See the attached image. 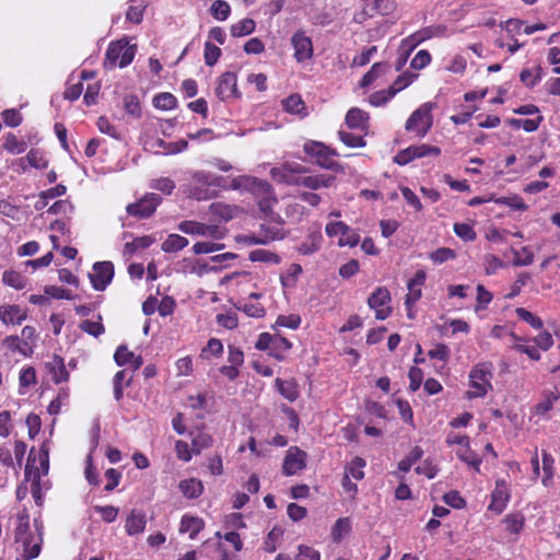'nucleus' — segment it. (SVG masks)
Segmentation results:
<instances>
[{
  "mask_svg": "<svg viewBox=\"0 0 560 560\" xmlns=\"http://www.w3.org/2000/svg\"><path fill=\"white\" fill-rule=\"evenodd\" d=\"M28 521L26 517H20L19 525L15 530V538L18 542L23 546V557L25 560H31L38 557L42 549V525L35 524L36 535L27 534Z\"/></svg>",
  "mask_w": 560,
  "mask_h": 560,
  "instance_id": "nucleus-1",
  "label": "nucleus"
},
{
  "mask_svg": "<svg viewBox=\"0 0 560 560\" xmlns=\"http://www.w3.org/2000/svg\"><path fill=\"white\" fill-rule=\"evenodd\" d=\"M135 55L136 45H129L126 40H117L107 48L104 66L114 68L118 63L120 68H124L133 60Z\"/></svg>",
  "mask_w": 560,
  "mask_h": 560,
  "instance_id": "nucleus-2",
  "label": "nucleus"
},
{
  "mask_svg": "<svg viewBox=\"0 0 560 560\" xmlns=\"http://www.w3.org/2000/svg\"><path fill=\"white\" fill-rule=\"evenodd\" d=\"M192 179L197 185L190 190V196L197 200H207L214 197L215 191L211 190V187H218L221 177L209 172L197 171L192 174Z\"/></svg>",
  "mask_w": 560,
  "mask_h": 560,
  "instance_id": "nucleus-3",
  "label": "nucleus"
},
{
  "mask_svg": "<svg viewBox=\"0 0 560 560\" xmlns=\"http://www.w3.org/2000/svg\"><path fill=\"white\" fill-rule=\"evenodd\" d=\"M250 189L256 195L258 208L265 218L271 214L277 203L271 185L267 180L254 178Z\"/></svg>",
  "mask_w": 560,
  "mask_h": 560,
  "instance_id": "nucleus-4",
  "label": "nucleus"
},
{
  "mask_svg": "<svg viewBox=\"0 0 560 560\" xmlns=\"http://www.w3.org/2000/svg\"><path fill=\"white\" fill-rule=\"evenodd\" d=\"M470 387H472L474 392H468L467 395L469 398L483 397L488 389L491 388V371L487 364H479L475 366L470 373Z\"/></svg>",
  "mask_w": 560,
  "mask_h": 560,
  "instance_id": "nucleus-5",
  "label": "nucleus"
},
{
  "mask_svg": "<svg viewBox=\"0 0 560 560\" xmlns=\"http://www.w3.org/2000/svg\"><path fill=\"white\" fill-rule=\"evenodd\" d=\"M435 105L433 103H424L415 110L406 122V129L416 130L420 136H424L432 126L431 110Z\"/></svg>",
  "mask_w": 560,
  "mask_h": 560,
  "instance_id": "nucleus-6",
  "label": "nucleus"
},
{
  "mask_svg": "<svg viewBox=\"0 0 560 560\" xmlns=\"http://www.w3.org/2000/svg\"><path fill=\"white\" fill-rule=\"evenodd\" d=\"M161 201L162 197L160 195L150 192L144 195L139 201L128 205L126 211L129 215L139 219L149 218L155 212Z\"/></svg>",
  "mask_w": 560,
  "mask_h": 560,
  "instance_id": "nucleus-7",
  "label": "nucleus"
},
{
  "mask_svg": "<svg viewBox=\"0 0 560 560\" xmlns=\"http://www.w3.org/2000/svg\"><path fill=\"white\" fill-rule=\"evenodd\" d=\"M304 151L306 154L315 158L317 164L323 168L335 170L337 166V162L332 160V156L337 155V153L322 142H306Z\"/></svg>",
  "mask_w": 560,
  "mask_h": 560,
  "instance_id": "nucleus-8",
  "label": "nucleus"
},
{
  "mask_svg": "<svg viewBox=\"0 0 560 560\" xmlns=\"http://www.w3.org/2000/svg\"><path fill=\"white\" fill-rule=\"evenodd\" d=\"M440 153L441 150L438 147L429 144L410 145L409 148L399 151L394 158V162L399 165H406L415 159L423 158L427 155H439Z\"/></svg>",
  "mask_w": 560,
  "mask_h": 560,
  "instance_id": "nucleus-9",
  "label": "nucleus"
},
{
  "mask_svg": "<svg viewBox=\"0 0 560 560\" xmlns=\"http://www.w3.org/2000/svg\"><path fill=\"white\" fill-rule=\"evenodd\" d=\"M114 277V265L110 261H98L93 266V272L89 273V278L93 288L103 291L109 284Z\"/></svg>",
  "mask_w": 560,
  "mask_h": 560,
  "instance_id": "nucleus-10",
  "label": "nucleus"
},
{
  "mask_svg": "<svg viewBox=\"0 0 560 560\" xmlns=\"http://www.w3.org/2000/svg\"><path fill=\"white\" fill-rule=\"evenodd\" d=\"M390 302V293L386 288H377L369 298L368 304L371 308L375 310V317L380 320L386 319L390 313V307L386 306Z\"/></svg>",
  "mask_w": 560,
  "mask_h": 560,
  "instance_id": "nucleus-11",
  "label": "nucleus"
},
{
  "mask_svg": "<svg viewBox=\"0 0 560 560\" xmlns=\"http://www.w3.org/2000/svg\"><path fill=\"white\" fill-rule=\"evenodd\" d=\"M215 95L221 101H228L230 98H238L241 93L236 86V75L233 72H224L218 79V85L215 88Z\"/></svg>",
  "mask_w": 560,
  "mask_h": 560,
  "instance_id": "nucleus-12",
  "label": "nucleus"
},
{
  "mask_svg": "<svg viewBox=\"0 0 560 560\" xmlns=\"http://www.w3.org/2000/svg\"><path fill=\"white\" fill-rule=\"evenodd\" d=\"M178 229L186 234L210 236L215 240H220L224 235L217 225H207L195 221H183L179 223Z\"/></svg>",
  "mask_w": 560,
  "mask_h": 560,
  "instance_id": "nucleus-13",
  "label": "nucleus"
},
{
  "mask_svg": "<svg viewBox=\"0 0 560 560\" xmlns=\"http://www.w3.org/2000/svg\"><path fill=\"white\" fill-rule=\"evenodd\" d=\"M306 453L298 447H290L282 465V472L287 476L295 475L305 468Z\"/></svg>",
  "mask_w": 560,
  "mask_h": 560,
  "instance_id": "nucleus-14",
  "label": "nucleus"
},
{
  "mask_svg": "<svg viewBox=\"0 0 560 560\" xmlns=\"http://www.w3.org/2000/svg\"><path fill=\"white\" fill-rule=\"evenodd\" d=\"M291 43L294 47V57L301 62L305 61L313 56V44L308 36L305 35V32L299 31L296 32L292 38Z\"/></svg>",
  "mask_w": 560,
  "mask_h": 560,
  "instance_id": "nucleus-15",
  "label": "nucleus"
},
{
  "mask_svg": "<svg viewBox=\"0 0 560 560\" xmlns=\"http://www.w3.org/2000/svg\"><path fill=\"white\" fill-rule=\"evenodd\" d=\"M34 450H31L27 464L25 467V480L31 482V492L36 504H42V494H40V472L38 467H33L35 458L33 457Z\"/></svg>",
  "mask_w": 560,
  "mask_h": 560,
  "instance_id": "nucleus-16",
  "label": "nucleus"
},
{
  "mask_svg": "<svg viewBox=\"0 0 560 560\" xmlns=\"http://www.w3.org/2000/svg\"><path fill=\"white\" fill-rule=\"evenodd\" d=\"M26 318V313L19 305H1L0 320L5 324H21Z\"/></svg>",
  "mask_w": 560,
  "mask_h": 560,
  "instance_id": "nucleus-17",
  "label": "nucleus"
},
{
  "mask_svg": "<svg viewBox=\"0 0 560 560\" xmlns=\"http://www.w3.org/2000/svg\"><path fill=\"white\" fill-rule=\"evenodd\" d=\"M510 499L509 488L504 480L497 481L495 489L492 493V502L489 509L501 513Z\"/></svg>",
  "mask_w": 560,
  "mask_h": 560,
  "instance_id": "nucleus-18",
  "label": "nucleus"
},
{
  "mask_svg": "<svg viewBox=\"0 0 560 560\" xmlns=\"http://www.w3.org/2000/svg\"><path fill=\"white\" fill-rule=\"evenodd\" d=\"M335 177L331 175H311L298 178L294 183L300 186L316 190L320 187H329Z\"/></svg>",
  "mask_w": 560,
  "mask_h": 560,
  "instance_id": "nucleus-19",
  "label": "nucleus"
},
{
  "mask_svg": "<svg viewBox=\"0 0 560 560\" xmlns=\"http://www.w3.org/2000/svg\"><path fill=\"white\" fill-rule=\"evenodd\" d=\"M145 515L139 511H131L126 521V532L128 535H137L145 528Z\"/></svg>",
  "mask_w": 560,
  "mask_h": 560,
  "instance_id": "nucleus-20",
  "label": "nucleus"
},
{
  "mask_svg": "<svg viewBox=\"0 0 560 560\" xmlns=\"http://www.w3.org/2000/svg\"><path fill=\"white\" fill-rule=\"evenodd\" d=\"M182 493L188 499H196L201 495L203 491V485L196 478L182 480L178 485Z\"/></svg>",
  "mask_w": 560,
  "mask_h": 560,
  "instance_id": "nucleus-21",
  "label": "nucleus"
},
{
  "mask_svg": "<svg viewBox=\"0 0 560 560\" xmlns=\"http://www.w3.org/2000/svg\"><path fill=\"white\" fill-rule=\"evenodd\" d=\"M203 521L197 516L184 515L182 517L179 530L182 533H189L190 538L195 536L203 528Z\"/></svg>",
  "mask_w": 560,
  "mask_h": 560,
  "instance_id": "nucleus-22",
  "label": "nucleus"
},
{
  "mask_svg": "<svg viewBox=\"0 0 560 560\" xmlns=\"http://www.w3.org/2000/svg\"><path fill=\"white\" fill-rule=\"evenodd\" d=\"M259 233L261 237L266 240L267 244L277 240H283L285 237V232L283 229L276 226L270 222L261 223L259 226Z\"/></svg>",
  "mask_w": 560,
  "mask_h": 560,
  "instance_id": "nucleus-23",
  "label": "nucleus"
},
{
  "mask_svg": "<svg viewBox=\"0 0 560 560\" xmlns=\"http://www.w3.org/2000/svg\"><path fill=\"white\" fill-rule=\"evenodd\" d=\"M188 245V240L178 234H170L162 243V250L165 253H176Z\"/></svg>",
  "mask_w": 560,
  "mask_h": 560,
  "instance_id": "nucleus-24",
  "label": "nucleus"
},
{
  "mask_svg": "<svg viewBox=\"0 0 560 560\" xmlns=\"http://www.w3.org/2000/svg\"><path fill=\"white\" fill-rule=\"evenodd\" d=\"M276 386L279 393L289 401H294L299 397L298 385L294 381L276 380Z\"/></svg>",
  "mask_w": 560,
  "mask_h": 560,
  "instance_id": "nucleus-25",
  "label": "nucleus"
},
{
  "mask_svg": "<svg viewBox=\"0 0 560 560\" xmlns=\"http://www.w3.org/2000/svg\"><path fill=\"white\" fill-rule=\"evenodd\" d=\"M368 119L365 112L358 107L348 110L346 115V124L349 128H362Z\"/></svg>",
  "mask_w": 560,
  "mask_h": 560,
  "instance_id": "nucleus-26",
  "label": "nucleus"
},
{
  "mask_svg": "<svg viewBox=\"0 0 560 560\" xmlns=\"http://www.w3.org/2000/svg\"><path fill=\"white\" fill-rule=\"evenodd\" d=\"M256 23L252 19H243L231 26L233 37H242L252 34L255 31Z\"/></svg>",
  "mask_w": 560,
  "mask_h": 560,
  "instance_id": "nucleus-27",
  "label": "nucleus"
},
{
  "mask_svg": "<svg viewBox=\"0 0 560 560\" xmlns=\"http://www.w3.org/2000/svg\"><path fill=\"white\" fill-rule=\"evenodd\" d=\"M511 253L514 256V259L512 261L513 266H529L534 261V254L527 246L522 247L520 250L511 248Z\"/></svg>",
  "mask_w": 560,
  "mask_h": 560,
  "instance_id": "nucleus-28",
  "label": "nucleus"
},
{
  "mask_svg": "<svg viewBox=\"0 0 560 560\" xmlns=\"http://www.w3.org/2000/svg\"><path fill=\"white\" fill-rule=\"evenodd\" d=\"M4 346L11 351L20 352L23 355H27L32 351V347L27 341H21L18 336H9L3 341Z\"/></svg>",
  "mask_w": 560,
  "mask_h": 560,
  "instance_id": "nucleus-29",
  "label": "nucleus"
},
{
  "mask_svg": "<svg viewBox=\"0 0 560 560\" xmlns=\"http://www.w3.org/2000/svg\"><path fill=\"white\" fill-rule=\"evenodd\" d=\"M153 242L154 238L150 235L136 237L132 242L125 244L124 252L128 255H132L138 249L148 248L151 244H153Z\"/></svg>",
  "mask_w": 560,
  "mask_h": 560,
  "instance_id": "nucleus-30",
  "label": "nucleus"
},
{
  "mask_svg": "<svg viewBox=\"0 0 560 560\" xmlns=\"http://www.w3.org/2000/svg\"><path fill=\"white\" fill-rule=\"evenodd\" d=\"M456 454L460 460L478 470L481 459L470 450L469 444L458 448Z\"/></svg>",
  "mask_w": 560,
  "mask_h": 560,
  "instance_id": "nucleus-31",
  "label": "nucleus"
},
{
  "mask_svg": "<svg viewBox=\"0 0 560 560\" xmlns=\"http://www.w3.org/2000/svg\"><path fill=\"white\" fill-rule=\"evenodd\" d=\"M386 68H388V66L385 63H374L372 68L361 79L360 86L366 88L371 85L384 72Z\"/></svg>",
  "mask_w": 560,
  "mask_h": 560,
  "instance_id": "nucleus-32",
  "label": "nucleus"
},
{
  "mask_svg": "<svg viewBox=\"0 0 560 560\" xmlns=\"http://www.w3.org/2000/svg\"><path fill=\"white\" fill-rule=\"evenodd\" d=\"M2 281L4 284L12 287L16 290L25 288V279L15 270H7L3 272Z\"/></svg>",
  "mask_w": 560,
  "mask_h": 560,
  "instance_id": "nucleus-33",
  "label": "nucleus"
},
{
  "mask_svg": "<svg viewBox=\"0 0 560 560\" xmlns=\"http://www.w3.org/2000/svg\"><path fill=\"white\" fill-rule=\"evenodd\" d=\"M210 12L214 19L225 21L231 13V8L224 0H215L211 4Z\"/></svg>",
  "mask_w": 560,
  "mask_h": 560,
  "instance_id": "nucleus-34",
  "label": "nucleus"
},
{
  "mask_svg": "<svg viewBox=\"0 0 560 560\" xmlns=\"http://www.w3.org/2000/svg\"><path fill=\"white\" fill-rule=\"evenodd\" d=\"M422 454H423V451L419 446L413 447L408 453V455L399 462V464H398L399 470L404 471V472L409 471L411 466L421 458Z\"/></svg>",
  "mask_w": 560,
  "mask_h": 560,
  "instance_id": "nucleus-35",
  "label": "nucleus"
},
{
  "mask_svg": "<svg viewBox=\"0 0 560 560\" xmlns=\"http://www.w3.org/2000/svg\"><path fill=\"white\" fill-rule=\"evenodd\" d=\"M249 259L252 261H265V262H271V264H279L280 257L269 250L266 249H255L249 253Z\"/></svg>",
  "mask_w": 560,
  "mask_h": 560,
  "instance_id": "nucleus-36",
  "label": "nucleus"
},
{
  "mask_svg": "<svg viewBox=\"0 0 560 560\" xmlns=\"http://www.w3.org/2000/svg\"><path fill=\"white\" fill-rule=\"evenodd\" d=\"M176 97L171 93H160L153 98V104L156 108L168 110L176 106Z\"/></svg>",
  "mask_w": 560,
  "mask_h": 560,
  "instance_id": "nucleus-37",
  "label": "nucleus"
},
{
  "mask_svg": "<svg viewBox=\"0 0 560 560\" xmlns=\"http://www.w3.org/2000/svg\"><path fill=\"white\" fill-rule=\"evenodd\" d=\"M52 364L51 373L54 382L61 383L68 381L69 373L63 364V360L60 357H55Z\"/></svg>",
  "mask_w": 560,
  "mask_h": 560,
  "instance_id": "nucleus-38",
  "label": "nucleus"
},
{
  "mask_svg": "<svg viewBox=\"0 0 560 560\" xmlns=\"http://www.w3.org/2000/svg\"><path fill=\"white\" fill-rule=\"evenodd\" d=\"M365 466V460L361 457H354L351 463L346 468V474H349V477L354 478L355 480H361L364 477L363 467Z\"/></svg>",
  "mask_w": 560,
  "mask_h": 560,
  "instance_id": "nucleus-39",
  "label": "nucleus"
},
{
  "mask_svg": "<svg viewBox=\"0 0 560 560\" xmlns=\"http://www.w3.org/2000/svg\"><path fill=\"white\" fill-rule=\"evenodd\" d=\"M319 234H312L310 238L301 243L298 247V252L302 255H311L319 249Z\"/></svg>",
  "mask_w": 560,
  "mask_h": 560,
  "instance_id": "nucleus-40",
  "label": "nucleus"
},
{
  "mask_svg": "<svg viewBox=\"0 0 560 560\" xmlns=\"http://www.w3.org/2000/svg\"><path fill=\"white\" fill-rule=\"evenodd\" d=\"M4 149L13 154H20L26 150V143L18 140L13 133L5 136Z\"/></svg>",
  "mask_w": 560,
  "mask_h": 560,
  "instance_id": "nucleus-41",
  "label": "nucleus"
},
{
  "mask_svg": "<svg viewBox=\"0 0 560 560\" xmlns=\"http://www.w3.org/2000/svg\"><path fill=\"white\" fill-rule=\"evenodd\" d=\"M213 439L211 435L205 432H199L194 439H192V448L191 451L195 454H199L203 448H208L212 445Z\"/></svg>",
  "mask_w": 560,
  "mask_h": 560,
  "instance_id": "nucleus-42",
  "label": "nucleus"
},
{
  "mask_svg": "<svg viewBox=\"0 0 560 560\" xmlns=\"http://www.w3.org/2000/svg\"><path fill=\"white\" fill-rule=\"evenodd\" d=\"M210 211L212 214L220 217L224 221H229L233 218L234 210L231 206L222 203V202H213L210 206Z\"/></svg>",
  "mask_w": 560,
  "mask_h": 560,
  "instance_id": "nucleus-43",
  "label": "nucleus"
},
{
  "mask_svg": "<svg viewBox=\"0 0 560 560\" xmlns=\"http://www.w3.org/2000/svg\"><path fill=\"white\" fill-rule=\"evenodd\" d=\"M340 140L349 148H362L365 145V141L362 136H358L348 131H339Z\"/></svg>",
  "mask_w": 560,
  "mask_h": 560,
  "instance_id": "nucleus-44",
  "label": "nucleus"
},
{
  "mask_svg": "<svg viewBox=\"0 0 560 560\" xmlns=\"http://www.w3.org/2000/svg\"><path fill=\"white\" fill-rule=\"evenodd\" d=\"M283 106L289 113L300 114L304 109V102L300 95L293 94L283 101Z\"/></svg>",
  "mask_w": 560,
  "mask_h": 560,
  "instance_id": "nucleus-45",
  "label": "nucleus"
},
{
  "mask_svg": "<svg viewBox=\"0 0 560 560\" xmlns=\"http://www.w3.org/2000/svg\"><path fill=\"white\" fill-rule=\"evenodd\" d=\"M124 108L128 114L135 117L141 116V106L139 98L133 94H129L124 97Z\"/></svg>",
  "mask_w": 560,
  "mask_h": 560,
  "instance_id": "nucleus-46",
  "label": "nucleus"
},
{
  "mask_svg": "<svg viewBox=\"0 0 560 560\" xmlns=\"http://www.w3.org/2000/svg\"><path fill=\"white\" fill-rule=\"evenodd\" d=\"M395 96V91H392L389 88L386 90H381L377 92H374L369 101L370 104L373 106H381L387 103L392 97Z\"/></svg>",
  "mask_w": 560,
  "mask_h": 560,
  "instance_id": "nucleus-47",
  "label": "nucleus"
},
{
  "mask_svg": "<svg viewBox=\"0 0 560 560\" xmlns=\"http://www.w3.org/2000/svg\"><path fill=\"white\" fill-rule=\"evenodd\" d=\"M225 247L224 244L222 243H213V242H197L194 247H192V250L195 254L199 255V254H208V253H213V252H217V250H221Z\"/></svg>",
  "mask_w": 560,
  "mask_h": 560,
  "instance_id": "nucleus-48",
  "label": "nucleus"
},
{
  "mask_svg": "<svg viewBox=\"0 0 560 560\" xmlns=\"http://www.w3.org/2000/svg\"><path fill=\"white\" fill-rule=\"evenodd\" d=\"M221 56V49L214 44L207 42L205 44V62L212 67Z\"/></svg>",
  "mask_w": 560,
  "mask_h": 560,
  "instance_id": "nucleus-49",
  "label": "nucleus"
},
{
  "mask_svg": "<svg viewBox=\"0 0 560 560\" xmlns=\"http://www.w3.org/2000/svg\"><path fill=\"white\" fill-rule=\"evenodd\" d=\"M79 327L84 332H86V334H89L91 336H94V337H98L100 335L104 334V331H105V328H104L102 323H100V322H92V320H89V319H85V320L81 322Z\"/></svg>",
  "mask_w": 560,
  "mask_h": 560,
  "instance_id": "nucleus-50",
  "label": "nucleus"
},
{
  "mask_svg": "<svg viewBox=\"0 0 560 560\" xmlns=\"http://www.w3.org/2000/svg\"><path fill=\"white\" fill-rule=\"evenodd\" d=\"M495 202L500 203V205H506V206H509L515 210H520V211H525L527 209V205L517 195L498 198L495 200Z\"/></svg>",
  "mask_w": 560,
  "mask_h": 560,
  "instance_id": "nucleus-51",
  "label": "nucleus"
},
{
  "mask_svg": "<svg viewBox=\"0 0 560 560\" xmlns=\"http://www.w3.org/2000/svg\"><path fill=\"white\" fill-rule=\"evenodd\" d=\"M525 518L522 514H510L505 517L506 528L513 534H518L524 526Z\"/></svg>",
  "mask_w": 560,
  "mask_h": 560,
  "instance_id": "nucleus-52",
  "label": "nucleus"
},
{
  "mask_svg": "<svg viewBox=\"0 0 560 560\" xmlns=\"http://www.w3.org/2000/svg\"><path fill=\"white\" fill-rule=\"evenodd\" d=\"M515 312L521 319L525 320L533 328L540 329L542 327V320L539 317L535 316L529 311H527L523 307H518V308H516Z\"/></svg>",
  "mask_w": 560,
  "mask_h": 560,
  "instance_id": "nucleus-53",
  "label": "nucleus"
},
{
  "mask_svg": "<svg viewBox=\"0 0 560 560\" xmlns=\"http://www.w3.org/2000/svg\"><path fill=\"white\" fill-rule=\"evenodd\" d=\"M454 232L456 235L465 241H472L476 238L474 229L467 223H455Z\"/></svg>",
  "mask_w": 560,
  "mask_h": 560,
  "instance_id": "nucleus-54",
  "label": "nucleus"
},
{
  "mask_svg": "<svg viewBox=\"0 0 560 560\" xmlns=\"http://www.w3.org/2000/svg\"><path fill=\"white\" fill-rule=\"evenodd\" d=\"M133 358V352L129 351L126 346H119L114 354L115 362L119 366L131 362Z\"/></svg>",
  "mask_w": 560,
  "mask_h": 560,
  "instance_id": "nucleus-55",
  "label": "nucleus"
},
{
  "mask_svg": "<svg viewBox=\"0 0 560 560\" xmlns=\"http://www.w3.org/2000/svg\"><path fill=\"white\" fill-rule=\"evenodd\" d=\"M360 241L359 234L352 230L350 226H348V231L342 234L338 241L339 246H350L354 247L358 245Z\"/></svg>",
  "mask_w": 560,
  "mask_h": 560,
  "instance_id": "nucleus-56",
  "label": "nucleus"
},
{
  "mask_svg": "<svg viewBox=\"0 0 560 560\" xmlns=\"http://www.w3.org/2000/svg\"><path fill=\"white\" fill-rule=\"evenodd\" d=\"M276 324L278 326H282V327H287V328H291V329H296L300 324H301V317L299 315H295V314H291V315H280L278 316L277 318V322Z\"/></svg>",
  "mask_w": 560,
  "mask_h": 560,
  "instance_id": "nucleus-57",
  "label": "nucleus"
},
{
  "mask_svg": "<svg viewBox=\"0 0 560 560\" xmlns=\"http://www.w3.org/2000/svg\"><path fill=\"white\" fill-rule=\"evenodd\" d=\"M456 254L453 249L441 247L431 254V259L436 264H442L448 259L455 258Z\"/></svg>",
  "mask_w": 560,
  "mask_h": 560,
  "instance_id": "nucleus-58",
  "label": "nucleus"
},
{
  "mask_svg": "<svg viewBox=\"0 0 560 560\" xmlns=\"http://www.w3.org/2000/svg\"><path fill=\"white\" fill-rule=\"evenodd\" d=\"M105 477L108 480V482L105 486L104 490L110 492L119 485L121 474L115 468H109L105 471Z\"/></svg>",
  "mask_w": 560,
  "mask_h": 560,
  "instance_id": "nucleus-59",
  "label": "nucleus"
},
{
  "mask_svg": "<svg viewBox=\"0 0 560 560\" xmlns=\"http://www.w3.org/2000/svg\"><path fill=\"white\" fill-rule=\"evenodd\" d=\"M431 61V55L428 50H420L411 60V68L421 70L427 67Z\"/></svg>",
  "mask_w": 560,
  "mask_h": 560,
  "instance_id": "nucleus-60",
  "label": "nucleus"
},
{
  "mask_svg": "<svg viewBox=\"0 0 560 560\" xmlns=\"http://www.w3.org/2000/svg\"><path fill=\"white\" fill-rule=\"evenodd\" d=\"M408 377L410 380L409 388L411 392H416L419 389L422 380H423V372L419 368H411L408 373Z\"/></svg>",
  "mask_w": 560,
  "mask_h": 560,
  "instance_id": "nucleus-61",
  "label": "nucleus"
},
{
  "mask_svg": "<svg viewBox=\"0 0 560 560\" xmlns=\"http://www.w3.org/2000/svg\"><path fill=\"white\" fill-rule=\"evenodd\" d=\"M413 78H416V74H412V73H404V74H400L396 80L395 82L389 86V89L392 91H395V94L398 93L399 91L404 90L405 88H407L413 80Z\"/></svg>",
  "mask_w": 560,
  "mask_h": 560,
  "instance_id": "nucleus-62",
  "label": "nucleus"
},
{
  "mask_svg": "<svg viewBox=\"0 0 560 560\" xmlns=\"http://www.w3.org/2000/svg\"><path fill=\"white\" fill-rule=\"evenodd\" d=\"M175 305V300L172 296L166 295L162 298L160 303H158V311L161 316H168L173 314Z\"/></svg>",
  "mask_w": 560,
  "mask_h": 560,
  "instance_id": "nucleus-63",
  "label": "nucleus"
},
{
  "mask_svg": "<svg viewBox=\"0 0 560 560\" xmlns=\"http://www.w3.org/2000/svg\"><path fill=\"white\" fill-rule=\"evenodd\" d=\"M295 560H319V552L308 546L301 545Z\"/></svg>",
  "mask_w": 560,
  "mask_h": 560,
  "instance_id": "nucleus-64",
  "label": "nucleus"
}]
</instances>
